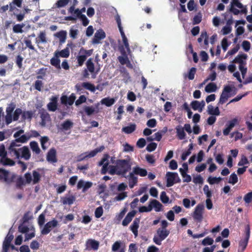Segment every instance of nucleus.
Wrapping results in <instances>:
<instances>
[{"label": "nucleus", "mask_w": 252, "mask_h": 252, "mask_svg": "<svg viewBox=\"0 0 252 252\" xmlns=\"http://www.w3.org/2000/svg\"><path fill=\"white\" fill-rule=\"evenodd\" d=\"M115 163L118 167L119 174H120L121 176L126 178L125 175L131 169L130 159H118Z\"/></svg>", "instance_id": "nucleus-1"}, {"label": "nucleus", "mask_w": 252, "mask_h": 252, "mask_svg": "<svg viewBox=\"0 0 252 252\" xmlns=\"http://www.w3.org/2000/svg\"><path fill=\"white\" fill-rule=\"evenodd\" d=\"M17 176L14 173H11L9 171L0 168V180L10 185L15 182Z\"/></svg>", "instance_id": "nucleus-2"}, {"label": "nucleus", "mask_w": 252, "mask_h": 252, "mask_svg": "<svg viewBox=\"0 0 252 252\" xmlns=\"http://www.w3.org/2000/svg\"><path fill=\"white\" fill-rule=\"evenodd\" d=\"M93 53V49L86 50L81 47L79 52V55L77 56L78 66H82L87 58L91 56Z\"/></svg>", "instance_id": "nucleus-3"}, {"label": "nucleus", "mask_w": 252, "mask_h": 252, "mask_svg": "<svg viewBox=\"0 0 252 252\" xmlns=\"http://www.w3.org/2000/svg\"><path fill=\"white\" fill-rule=\"evenodd\" d=\"M169 230L158 228L157 230V234L154 236V242L158 245H161V242L169 235Z\"/></svg>", "instance_id": "nucleus-4"}, {"label": "nucleus", "mask_w": 252, "mask_h": 252, "mask_svg": "<svg viewBox=\"0 0 252 252\" xmlns=\"http://www.w3.org/2000/svg\"><path fill=\"white\" fill-rule=\"evenodd\" d=\"M245 237L243 239L240 241L239 243V252H244L248 244L250 236V226L247 224L245 226Z\"/></svg>", "instance_id": "nucleus-5"}, {"label": "nucleus", "mask_w": 252, "mask_h": 252, "mask_svg": "<svg viewBox=\"0 0 252 252\" xmlns=\"http://www.w3.org/2000/svg\"><path fill=\"white\" fill-rule=\"evenodd\" d=\"M20 145L12 141L8 148V152L12 157H15L17 159L20 158V151L21 148Z\"/></svg>", "instance_id": "nucleus-6"}, {"label": "nucleus", "mask_w": 252, "mask_h": 252, "mask_svg": "<svg viewBox=\"0 0 252 252\" xmlns=\"http://www.w3.org/2000/svg\"><path fill=\"white\" fill-rule=\"evenodd\" d=\"M104 149V147L101 146L98 148L95 149L94 150L91 151L90 152L84 153L77 157V161H81L86 158H90L94 157L98 153L101 152Z\"/></svg>", "instance_id": "nucleus-7"}, {"label": "nucleus", "mask_w": 252, "mask_h": 252, "mask_svg": "<svg viewBox=\"0 0 252 252\" xmlns=\"http://www.w3.org/2000/svg\"><path fill=\"white\" fill-rule=\"evenodd\" d=\"M166 187H170L175 183L180 182L178 175L176 172H167L166 174Z\"/></svg>", "instance_id": "nucleus-8"}, {"label": "nucleus", "mask_w": 252, "mask_h": 252, "mask_svg": "<svg viewBox=\"0 0 252 252\" xmlns=\"http://www.w3.org/2000/svg\"><path fill=\"white\" fill-rule=\"evenodd\" d=\"M204 206L202 204H198L195 208L192 214L193 219L197 222H200L203 220V212Z\"/></svg>", "instance_id": "nucleus-9"}, {"label": "nucleus", "mask_w": 252, "mask_h": 252, "mask_svg": "<svg viewBox=\"0 0 252 252\" xmlns=\"http://www.w3.org/2000/svg\"><path fill=\"white\" fill-rule=\"evenodd\" d=\"M58 225V221L55 220L53 219L51 221L47 222L45 225L43 229L41 231V233L42 235H47L50 233L51 230L56 227H57Z\"/></svg>", "instance_id": "nucleus-10"}, {"label": "nucleus", "mask_w": 252, "mask_h": 252, "mask_svg": "<svg viewBox=\"0 0 252 252\" xmlns=\"http://www.w3.org/2000/svg\"><path fill=\"white\" fill-rule=\"evenodd\" d=\"M232 88L229 86L224 87L222 94L220 95L219 104H223L226 102L228 97L230 96L229 93L232 92Z\"/></svg>", "instance_id": "nucleus-11"}, {"label": "nucleus", "mask_w": 252, "mask_h": 252, "mask_svg": "<svg viewBox=\"0 0 252 252\" xmlns=\"http://www.w3.org/2000/svg\"><path fill=\"white\" fill-rule=\"evenodd\" d=\"M239 124L237 118H235L232 120L229 121L225 125L226 128L223 130V134L225 136L228 135L232 129Z\"/></svg>", "instance_id": "nucleus-12"}, {"label": "nucleus", "mask_w": 252, "mask_h": 252, "mask_svg": "<svg viewBox=\"0 0 252 252\" xmlns=\"http://www.w3.org/2000/svg\"><path fill=\"white\" fill-rule=\"evenodd\" d=\"M14 236L12 234L8 233L3 242L2 252H8V249L10 247V243L13 239Z\"/></svg>", "instance_id": "nucleus-13"}, {"label": "nucleus", "mask_w": 252, "mask_h": 252, "mask_svg": "<svg viewBox=\"0 0 252 252\" xmlns=\"http://www.w3.org/2000/svg\"><path fill=\"white\" fill-rule=\"evenodd\" d=\"M86 250L94 251L97 250L99 247V243L93 239H89L86 242Z\"/></svg>", "instance_id": "nucleus-14"}, {"label": "nucleus", "mask_w": 252, "mask_h": 252, "mask_svg": "<svg viewBox=\"0 0 252 252\" xmlns=\"http://www.w3.org/2000/svg\"><path fill=\"white\" fill-rule=\"evenodd\" d=\"M72 43H68L67 45V47L64 49L61 50V51H56L55 52V55H56L57 57H62V58H68L69 56V50L68 47H71L72 46Z\"/></svg>", "instance_id": "nucleus-15"}, {"label": "nucleus", "mask_w": 252, "mask_h": 252, "mask_svg": "<svg viewBox=\"0 0 252 252\" xmlns=\"http://www.w3.org/2000/svg\"><path fill=\"white\" fill-rule=\"evenodd\" d=\"M93 183L91 182H85L83 180L79 181L77 184V189H79L82 188V192H86L89 189L92 187Z\"/></svg>", "instance_id": "nucleus-16"}, {"label": "nucleus", "mask_w": 252, "mask_h": 252, "mask_svg": "<svg viewBox=\"0 0 252 252\" xmlns=\"http://www.w3.org/2000/svg\"><path fill=\"white\" fill-rule=\"evenodd\" d=\"M105 36V33L102 30L97 31L93 39V43L97 44L99 43L100 40L104 39Z\"/></svg>", "instance_id": "nucleus-17"}, {"label": "nucleus", "mask_w": 252, "mask_h": 252, "mask_svg": "<svg viewBox=\"0 0 252 252\" xmlns=\"http://www.w3.org/2000/svg\"><path fill=\"white\" fill-rule=\"evenodd\" d=\"M56 150L54 148L50 149L47 155V160L48 161L55 163L57 162V158L56 157Z\"/></svg>", "instance_id": "nucleus-18"}, {"label": "nucleus", "mask_w": 252, "mask_h": 252, "mask_svg": "<svg viewBox=\"0 0 252 252\" xmlns=\"http://www.w3.org/2000/svg\"><path fill=\"white\" fill-rule=\"evenodd\" d=\"M31 157V154L29 148L26 146L21 147L20 158H23L24 159L28 160Z\"/></svg>", "instance_id": "nucleus-19"}, {"label": "nucleus", "mask_w": 252, "mask_h": 252, "mask_svg": "<svg viewBox=\"0 0 252 252\" xmlns=\"http://www.w3.org/2000/svg\"><path fill=\"white\" fill-rule=\"evenodd\" d=\"M136 214L135 210H132L126 215V217L122 221V225L124 226H127L132 220L133 218Z\"/></svg>", "instance_id": "nucleus-20"}, {"label": "nucleus", "mask_w": 252, "mask_h": 252, "mask_svg": "<svg viewBox=\"0 0 252 252\" xmlns=\"http://www.w3.org/2000/svg\"><path fill=\"white\" fill-rule=\"evenodd\" d=\"M140 221V218H135L130 226V230L134 234L135 237L138 236V229L139 226Z\"/></svg>", "instance_id": "nucleus-21"}, {"label": "nucleus", "mask_w": 252, "mask_h": 252, "mask_svg": "<svg viewBox=\"0 0 252 252\" xmlns=\"http://www.w3.org/2000/svg\"><path fill=\"white\" fill-rule=\"evenodd\" d=\"M98 105H99V103H97L95 106L96 108L94 107L93 106H85L84 107L83 110L85 111V112L87 115L91 116L94 113H97L98 112Z\"/></svg>", "instance_id": "nucleus-22"}, {"label": "nucleus", "mask_w": 252, "mask_h": 252, "mask_svg": "<svg viewBox=\"0 0 252 252\" xmlns=\"http://www.w3.org/2000/svg\"><path fill=\"white\" fill-rule=\"evenodd\" d=\"M134 175H139L141 177H145L147 175V171L145 169L142 168L138 166L134 167L131 172Z\"/></svg>", "instance_id": "nucleus-23"}, {"label": "nucleus", "mask_w": 252, "mask_h": 252, "mask_svg": "<svg viewBox=\"0 0 252 252\" xmlns=\"http://www.w3.org/2000/svg\"><path fill=\"white\" fill-rule=\"evenodd\" d=\"M75 200V197L71 195L69 196H64L61 197V201L63 205H70L73 203Z\"/></svg>", "instance_id": "nucleus-24"}, {"label": "nucleus", "mask_w": 252, "mask_h": 252, "mask_svg": "<svg viewBox=\"0 0 252 252\" xmlns=\"http://www.w3.org/2000/svg\"><path fill=\"white\" fill-rule=\"evenodd\" d=\"M128 185L130 189H132L137 184L138 178L132 173L130 172L128 175Z\"/></svg>", "instance_id": "nucleus-25"}, {"label": "nucleus", "mask_w": 252, "mask_h": 252, "mask_svg": "<svg viewBox=\"0 0 252 252\" xmlns=\"http://www.w3.org/2000/svg\"><path fill=\"white\" fill-rule=\"evenodd\" d=\"M115 19L117 23L119 31L122 37V40L126 38L127 37L125 35V33L123 31V27L122 26L121 20L120 15L118 14H117L115 16Z\"/></svg>", "instance_id": "nucleus-26"}, {"label": "nucleus", "mask_w": 252, "mask_h": 252, "mask_svg": "<svg viewBox=\"0 0 252 252\" xmlns=\"http://www.w3.org/2000/svg\"><path fill=\"white\" fill-rule=\"evenodd\" d=\"M39 113L41 119V125L45 126L46 121L50 119V115L44 109L40 110Z\"/></svg>", "instance_id": "nucleus-27"}, {"label": "nucleus", "mask_w": 252, "mask_h": 252, "mask_svg": "<svg viewBox=\"0 0 252 252\" xmlns=\"http://www.w3.org/2000/svg\"><path fill=\"white\" fill-rule=\"evenodd\" d=\"M54 35L60 40V44H62L65 42L66 38V32L65 31H61L56 33Z\"/></svg>", "instance_id": "nucleus-28"}, {"label": "nucleus", "mask_w": 252, "mask_h": 252, "mask_svg": "<svg viewBox=\"0 0 252 252\" xmlns=\"http://www.w3.org/2000/svg\"><path fill=\"white\" fill-rule=\"evenodd\" d=\"M176 130L177 136L179 140H183L185 139L186 134L183 127L180 126H178L176 127Z\"/></svg>", "instance_id": "nucleus-29"}, {"label": "nucleus", "mask_w": 252, "mask_h": 252, "mask_svg": "<svg viewBox=\"0 0 252 252\" xmlns=\"http://www.w3.org/2000/svg\"><path fill=\"white\" fill-rule=\"evenodd\" d=\"M248 56L246 54H239L234 59L233 62L235 63H239V64H246V62L244 60L247 59Z\"/></svg>", "instance_id": "nucleus-30"}, {"label": "nucleus", "mask_w": 252, "mask_h": 252, "mask_svg": "<svg viewBox=\"0 0 252 252\" xmlns=\"http://www.w3.org/2000/svg\"><path fill=\"white\" fill-rule=\"evenodd\" d=\"M136 128V126L135 124H130L129 126L123 127L122 131L126 134H130L135 130Z\"/></svg>", "instance_id": "nucleus-31"}, {"label": "nucleus", "mask_w": 252, "mask_h": 252, "mask_svg": "<svg viewBox=\"0 0 252 252\" xmlns=\"http://www.w3.org/2000/svg\"><path fill=\"white\" fill-rule=\"evenodd\" d=\"M121 52L123 56L118 57V59L122 65H125L129 61V59L124 48L121 50Z\"/></svg>", "instance_id": "nucleus-32"}, {"label": "nucleus", "mask_w": 252, "mask_h": 252, "mask_svg": "<svg viewBox=\"0 0 252 252\" xmlns=\"http://www.w3.org/2000/svg\"><path fill=\"white\" fill-rule=\"evenodd\" d=\"M48 109L49 111L54 112L57 109V98L53 97L52 98V101L47 104Z\"/></svg>", "instance_id": "nucleus-33"}, {"label": "nucleus", "mask_w": 252, "mask_h": 252, "mask_svg": "<svg viewBox=\"0 0 252 252\" xmlns=\"http://www.w3.org/2000/svg\"><path fill=\"white\" fill-rule=\"evenodd\" d=\"M115 99L114 98L107 97L102 99L100 102L102 104L105 105L107 107H110L115 103Z\"/></svg>", "instance_id": "nucleus-34"}, {"label": "nucleus", "mask_w": 252, "mask_h": 252, "mask_svg": "<svg viewBox=\"0 0 252 252\" xmlns=\"http://www.w3.org/2000/svg\"><path fill=\"white\" fill-rule=\"evenodd\" d=\"M207 112L209 114L214 116H219L220 114V111L218 107L215 108L212 105L208 106Z\"/></svg>", "instance_id": "nucleus-35"}, {"label": "nucleus", "mask_w": 252, "mask_h": 252, "mask_svg": "<svg viewBox=\"0 0 252 252\" xmlns=\"http://www.w3.org/2000/svg\"><path fill=\"white\" fill-rule=\"evenodd\" d=\"M60 62L61 61L59 59V57H57L56 55H55L54 53V57L50 60L51 64L55 67L56 68L59 69H61Z\"/></svg>", "instance_id": "nucleus-36"}, {"label": "nucleus", "mask_w": 252, "mask_h": 252, "mask_svg": "<svg viewBox=\"0 0 252 252\" xmlns=\"http://www.w3.org/2000/svg\"><path fill=\"white\" fill-rule=\"evenodd\" d=\"M86 65L87 66L86 69H88L90 73H93L94 72V64L93 63V58H89L86 63Z\"/></svg>", "instance_id": "nucleus-37"}, {"label": "nucleus", "mask_w": 252, "mask_h": 252, "mask_svg": "<svg viewBox=\"0 0 252 252\" xmlns=\"http://www.w3.org/2000/svg\"><path fill=\"white\" fill-rule=\"evenodd\" d=\"M0 162L5 166H13L15 164V162L13 160L8 158L7 157L0 158Z\"/></svg>", "instance_id": "nucleus-38"}, {"label": "nucleus", "mask_w": 252, "mask_h": 252, "mask_svg": "<svg viewBox=\"0 0 252 252\" xmlns=\"http://www.w3.org/2000/svg\"><path fill=\"white\" fill-rule=\"evenodd\" d=\"M73 126V123L69 120L65 121L61 125V128L64 130L70 129Z\"/></svg>", "instance_id": "nucleus-39"}, {"label": "nucleus", "mask_w": 252, "mask_h": 252, "mask_svg": "<svg viewBox=\"0 0 252 252\" xmlns=\"http://www.w3.org/2000/svg\"><path fill=\"white\" fill-rule=\"evenodd\" d=\"M46 43V32L45 31L40 32L38 38L36 39V43Z\"/></svg>", "instance_id": "nucleus-40"}, {"label": "nucleus", "mask_w": 252, "mask_h": 252, "mask_svg": "<svg viewBox=\"0 0 252 252\" xmlns=\"http://www.w3.org/2000/svg\"><path fill=\"white\" fill-rule=\"evenodd\" d=\"M30 145L32 152H35L36 154H39L40 153L41 150L37 142L36 141H32L30 142Z\"/></svg>", "instance_id": "nucleus-41"}, {"label": "nucleus", "mask_w": 252, "mask_h": 252, "mask_svg": "<svg viewBox=\"0 0 252 252\" xmlns=\"http://www.w3.org/2000/svg\"><path fill=\"white\" fill-rule=\"evenodd\" d=\"M196 72V68L195 67H191L188 74H185V78L188 77L189 80H192L194 78L195 74Z\"/></svg>", "instance_id": "nucleus-42"}, {"label": "nucleus", "mask_w": 252, "mask_h": 252, "mask_svg": "<svg viewBox=\"0 0 252 252\" xmlns=\"http://www.w3.org/2000/svg\"><path fill=\"white\" fill-rule=\"evenodd\" d=\"M30 138L31 136L24 134L12 141L15 142V143H16L17 144L18 143H26Z\"/></svg>", "instance_id": "nucleus-43"}, {"label": "nucleus", "mask_w": 252, "mask_h": 252, "mask_svg": "<svg viewBox=\"0 0 252 252\" xmlns=\"http://www.w3.org/2000/svg\"><path fill=\"white\" fill-rule=\"evenodd\" d=\"M153 208L156 212H159L162 210V205L158 200L153 199L151 201Z\"/></svg>", "instance_id": "nucleus-44"}, {"label": "nucleus", "mask_w": 252, "mask_h": 252, "mask_svg": "<svg viewBox=\"0 0 252 252\" xmlns=\"http://www.w3.org/2000/svg\"><path fill=\"white\" fill-rule=\"evenodd\" d=\"M82 87L92 92H94L95 91V87L93 84L90 82H83L81 84Z\"/></svg>", "instance_id": "nucleus-45"}, {"label": "nucleus", "mask_w": 252, "mask_h": 252, "mask_svg": "<svg viewBox=\"0 0 252 252\" xmlns=\"http://www.w3.org/2000/svg\"><path fill=\"white\" fill-rule=\"evenodd\" d=\"M68 12L71 14L72 15H75V16L76 18H78L79 16L82 14L81 11H80V9L77 8L75 9V5H72L68 9Z\"/></svg>", "instance_id": "nucleus-46"}, {"label": "nucleus", "mask_w": 252, "mask_h": 252, "mask_svg": "<svg viewBox=\"0 0 252 252\" xmlns=\"http://www.w3.org/2000/svg\"><path fill=\"white\" fill-rule=\"evenodd\" d=\"M217 89V85L214 83H209L205 88V90L207 93L214 92Z\"/></svg>", "instance_id": "nucleus-47"}, {"label": "nucleus", "mask_w": 252, "mask_h": 252, "mask_svg": "<svg viewBox=\"0 0 252 252\" xmlns=\"http://www.w3.org/2000/svg\"><path fill=\"white\" fill-rule=\"evenodd\" d=\"M32 176H33V184H36L39 182L41 179V175L39 172L36 171V170H33L32 171Z\"/></svg>", "instance_id": "nucleus-48"}, {"label": "nucleus", "mask_w": 252, "mask_h": 252, "mask_svg": "<svg viewBox=\"0 0 252 252\" xmlns=\"http://www.w3.org/2000/svg\"><path fill=\"white\" fill-rule=\"evenodd\" d=\"M109 173L111 175H121L120 174H119L118 167H117V165H110L109 166Z\"/></svg>", "instance_id": "nucleus-49"}, {"label": "nucleus", "mask_w": 252, "mask_h": 252, "mask_svg": "<svg viewBox=\"0 0 252 252\" xmlns=\"http://www.w3.org/2000/svg\"><path fill=\"white\" fill-rule=\"evenodd\" d=\"M214 243V240L213 238L209 237H207L204 238L201 242V244L203 246L212 245Z\"/></svg>", "instance_id": "nucleus-50"}, {"label": "nucleus", "mask_w": 252, "mask_h": 252, "mask_svg": "<svg viewBox=\"0 0 252 252\" xmlns=\"http://www.w3.org/2000/svg\"><path fill=\"white\" fill-rule=\"evenodd\" d=\"M25 223L22 222L18 226V231L22 233H27L29 231L28 226L24 225Z\"/></svg>", "instance_id": "nucleus-51"}, {"label": "nucleus", "mask_w": 252, "mask_h": 252, "mask_svg": "<svg viewBox=\"0 0 252 252\" xmlns=\"http://www.w3.org/2000/svg\"><path fill=\"white\" fill-rule=\"evenodd\" d=\"M222 178L220 177H210L208 178V182L211 185H213L215 183H219Z\"/></svg>", "instance_id": "nucleus-52"}, {"label": "nucleus", "mask_w": 252, "mask_h": 252, "mask_svg": "<svg viewBox=\"0 0 252 252\" xmlns=\"http://www.w3.org/2000/svg\"><path fill=\"white\" fill-rule=\"evenodd\" d=\"M30 214L31 213L29 211L27 212L24 214L21 220L22 222H28L29 221V220L32 219V217L30 215Z\"/></svg>", "instance_id": "nucleus-53"}, {"label": "nucleus", "mask_w": 252, "mask_h": 252, "mask_svg": "<svg viewBox=\"0 0 252 252\" xmlns=\"http://www.w3.org/2000/svg\"><path fill=\"white\" fill-rule=\"evenodd\" d=\"M238 182V177L235 173H232L229 177L228 183L234 185Z\"/></svg>", "instance_id": "nucleus-54"}, {"label": "nucleus", "mask_w": 252, "mask_h": 252, "mask_svg": "<svg viewBox=\"0 0 252 252\" xmlns=\"http://www.w3.org/2000/svg\"><path fill=\"white\" fill-rule=\"evenodd\" d=\"M23 27V24H16L13 26V31L15 33H22L23 32L22 30Z\"/></svg>", "instance_id": "nucleus-55"}, {"label": "nucleus", "mask_w": 252, "mask_h": 252, "mask_svg": "<svg viewBox=\"0 0 252 252\" xmlns=\"http://www.w3.org/2000/svg\"><path fill=\"white\" fill-rule=\"evenodd\" d=\"M202 20V15L200 13L194 16L192 20V24L196 25L199 24Z\"/></svg>", "instance_id": "nucleus-56"}, {"label": "nucleus", "mask_w": 252, "mask_h": 252, "mask_svg": "<svg viewBox=\"0 0 252 252\" xmlns=\"http://www.w3.org/2000/svg\"><path fill=\"white\" fill-rule=\"evenodd\" d=\"M190 106L193 110H198L199 112V110L200 109L199 101L197 100H193L191 102Z\"/></svg>", "instance_id": "nucleus-57"}, {"label": "nucleus", "mask_w": 252, "mask_h": 252, "mask_svg": "<svg viewBox=\"0 0 252 252\" xmlns=\"http://www.w3.org/2000/svg\"><path fill=\"white\" fill-rule=\"evenodd\" d=\"M160 198L161 202L164 204L167 203L169 202V198L165 191L161 192Z\"/></svg>", "instance_id": "nucleus-58"}, {"label": "nucleus", "mask_w": 252, "mask_h": 252, "mask_svg": "<svg viewBox=\"0 0 252 252\" xmlns=\"http://www.w3.org/2000/svg\"><path fill=\"white\" fill-rule=\"evenodd\" d=\"M14 182H16V187L19 189L21 188L24 185V181L22 177H16Z\"/></svg>", "instance_id": "nucleus-59"}, {"label": "nucleus", "mask_w": 252, "mask_h": 252, "mask_svg": "<svg viewBox=\"0 0 252 252\" xmlns=\"http://www.w3.org/2000/svg\"><path fill=\"white\" fill-rule=\"evenodd\" d=\"M203 191L207 198H211L212 196V192L211 190H210L209 186L207 185L204 186Z\"/></svg>", "instance_id": "nucleus-60"}, {"label": "nucleus", "mask_w": 252, "mask_h": 252, "mask_svg": "<svg viewBox=\"0 0 252 252\" xmlns=\"http://www.w3.org/2000/svg\"><path fill=\"white\" fill-rule=\"evenodd\" d=\"M33 113L32 111H24L22 113V117L23 120L28 119L31 120L32 117Z\"/></svg>", "instance_id": "nucleus-61"}, {"label": "nucleus", "mask_w": 252, "mask_h": 252, "mask_svg": "<svg viewBox=\"0 0 252 252\" xmlns=\"http://www.w3.org/2000/svg\"><path fill=\"white\" fill-rule=\"evenodd\" d=\"M103 213V210L102 207L101 206L98 207L95 210V212H94L95 217L96 218H99L102 216Z\"/></svg>", "instance_id": "nucleus-62"}, {"label": "nucleus", "mask_w": 252, "mask_h": 252, "mask_svg": "<svg viewBox=\"0 0 252 252\" xmlns=\"http://www.w3.org/2000/svg\"><path fill=\"white\" fill-rule=\"evenodd\" d=\"M78 18H79L82 22V24L84 26H87L89 23V20L84 14H81Z\"/></svg>", "instance_id": "nucleus-63"}, {"label": "nucleus", "mask_w": 252, "mask_h": 252, "mask_svg": "<svg viewBox=\"0 0 252 252\" xmlns=\"http://www.w3.org/2000/svg\"><path fill=\"white\" fill-rule=\"evenodd\" d=\"M244 200L246 203L249 204L252 201V191L247 193L244 197Z\"/></svg>", "instance_id": "nucleus-64"}]
</instances>
